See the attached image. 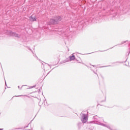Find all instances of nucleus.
Here are the masks:
<instances>
[{
  "instance_id": "obj_1",
  "label": "nucleus",
  "mask_w": 130,
  "mask_h": 130,
  "mask_svg": "<svg viewBox=\"0 0 130 130\" xmlns=\"http://www.w3.org/2000/svg\"><path fill=\"white\" fill-rule=\"evenodd\" d=\"M93 119L94 120L95 124L102 125V126H105V127H107V128H110V126L102 123V122H104V119H103V118H100L98 117V116L95 115L93 117Z\"/></svg>"
},
{
  "instance_id": "obj_2",
  "label": "nucleus",
  "mask_w": 130,
  "mask_h": 130,
  "mask_svg": "<svg viewBox=\"0 0 130 130\" xmlns=\"http://www.w3.org/2000/svg\"><path fill=\"white\" fill-rule=\"evenodd\" d=\"M61 21V17L59 16H55L54 18H51L48 22V25H56Z\"/></svg>"
},
{
  "instance_id": "obj_3",
  "label": "nucleus",
  "mask_w": 130,
  "mask_h": 130,
  "mask_svg": "<svg viewBox=\"0 0 130 130\" xmlns=\"http://www.w3.org/2000/svg\"><path fill=\"white\" fill-rule=\"evenodd\" d=\"M76 58V57L75 55H74V54H73L72 56H69V58H67L65 60H63L60 62L61 64L62 63H66V62H69V61H72V60H75V59Z\"/></svg>"
},
{
  "instance_id": "obj_4",
  "label": "nucleus",
  "mask_w": 130,
  "mask_h": 130,
  "mask_svg": "<svg viewBox=\"0 0 130 130\" xmlns=\"http://www.w3.org/2000/svg\"><path fill=\"white\" fill-rule=\"evenodd\" d=\"M82 123H86L88 121V114H83L81 118Z\"/></svg>"
},
{
  "instance_id": "obj_5",
  "label": "nucleus",
  "mask_w": 130,
  "mask_h": 130,
  "mask_svg": "<svg viewBox=\"0 0 130 130\" xmlns=\"http://www.w3.org/2000/svg\"><path fill=\"white\" fill-rule=\"evenodd\" d=\"M29 21H30V22H36L37 21V18H36V16L34 15H31L29 18Z\"/></svg>"
},
{
  "instance_id": "obj_6",
  "label": "nucleus",
  "mask_w": 130,
  "mask_h": 130,
  "mask_svg": "<svg viewBox=\"0 0 130 130\" xmlns=\"http://www.w3.org/2000/svg\"><path fill=\"white\" fill-rule=\"evenodd\" d=\"M11 35L12 36H14V37H16L17 38H20L21 37V35H19L16 32H12Z\"/></svg>"
},
{
  "instance_id": "obj_7",
  "label": "nucleus",
  "mask_w": 130,
  "mask_h": 130,
  "mask_svg": "<svg viewBox=\"0 0 130 130\" xmlns=\"http://www.w3.org/2000/svg\"><path fill=\"white\" fill-rule=\"evenodd\" d=\"M126 42H127V44L128 45V47H130V42H128V41H123L120 44H118V45H121L122 44H124V43H126Z\"/></svg>"
},
{
  "instance_id": "obj_8",
  "label": "nucleus",
  "mask_w": 130,
  "mask_h": 130,
  "mask_svg": "<svg viewBox=\"0 0 130 130\" xmlns=\"http://www.w3.org/2000/svg\"><path fill=\"white\" fill-rule=\"evenodd\" d=\"M77 125L79 128H80L81 126H82V123L81 122L78 123Z\"/></svg>"
},
{
  "instance_id": "obj_9",
  "label": "nucleus",
  "mask_w": 130,
  "mask_h": 130,
  "mask_svg": "<svg viewBox=\"0 0 130 130\" xmlns=\"http://www.w3.org/2000/svg\"><path fill=\"white\" fill-rule=\"evenodd\" d=\"M88 123H95V120L93 121H89L88 122Z\"/></svg>"
},
{
  "instance_id": "obj_10",
  "label": "nucleus",
  "mask_w": 130,
  "mask_h": 130,
  "mask_svg": "<svg viewBox=\"0 0 130 130\" xmlns=\"http://www.w3.org/2000/svg\"><path fill=\"white\" fill-rule=\"evenodd\" d=\"M91 71H93V73H94V74H95V75L98 76V74H97L96 72H95L94 70H93V69H91Z\"/></svg>"
},
{
  "instance_id": "obj_11",
  "label": "nucleus",
  "mask_w": 130,
  "mask_h": 130,
  "mask_svg": "<svg viewBox=\"0 0 130 130\" xmlns=\"http://www.w3.org/2000/svg\"><path fill=\"white\" fill-rule=\"evenodd\" d=\"M27 49L28 50H30V51H31V52H32L33 54H34L33 51H32V50L31 49V48H30L29 47H27Z\"/></svg>"
},
{
  "instance_id": "obj_12",
  "label": "nucleus",
  "mask_w": 130,
  "mask_h": 130,
  "mask_svg": "<svg viewBox=\"0 0 130 130\" xmlns=\"http://www.w3.org/2000/svg\"><path fill=\"white\" fill-rule=\"evenodd\" d=\"M127 53L128 55H129V53H130V48H128V52H127Z\"/></svg>"
},
{
  "instance_id": "obj_13",
  "label": "nucleus",
  "mask_w": 130,
  "mask_h": 130,
  "mask_svg": "<svg viewBox=\"0 0 130 130\" xmlns=\"http://www.w3.org/2000/svg\"><path fill=\"white\" fill-rule=\"evenodd\" d=\"M106 67H111V65L108 66H103V67H101L100 68H105Z\"/></svg>"
},
{
  "instance_id": "obj_14",
  "label": "nucleus",
  "mask_w": 130,
  "mask_h": 130,
  "mask_svg": "<svg viewBox=\"0 0 130 130\" xmlns=\"http://www.w3.org/2000/svg\"><path fill=\"white\" fill-rule=\"evenodd\" d=\"M109 128V129H110V130H116V129H112L110 127V128Z\"/></svg>"
},
{
  "instance_id": "obj_15",
  "label": "nucleus",
  "mask_w": 130,
  "mask_h": 130,
  "mask_svg": "<svg viewBox=\"0 0 130 130\" xmlns=\"http://www.w3.org/2000/svg\"><path fill=\"white\" fill-rule=\"evenodd\" d=\"M21 96H23V95H15V97H21Z\"/></svg>"
},
{
  "instance_id": "obj_16",
  "label": "nucleus",
  "mask_w": 130,
  "mask_h": 130,
  "mask_svg": "<svg viewBox=\"0 0 130 130\" xmlns=\"http://www.w3.org/2000/svg\"><path fill=\"white\" fill-rule=\"evenodd\" d=\"M92 67L96 68V65H92Z\"/></svg>"
},
{
  "instance_id": "obj_17",
  "label": "nucleus",
  "mask_w": 130,
  "mask_h": 130,
  "mask_svg": "<svg viewBox=\"0 0 130 130\" xmlns=\"http://www.w3.org/2000/svg\"><path fill=\"white\" fill-rule=\"evenodd\" d=\"M35 87H36V85L32 86L31 88H35Z\"/></svg>"
},
{
  "instance_id": "obj_18",
  "label": "nucleus",
  "mask_w": 130,
  "mask_h": 130,
  "mask_svg": "<svg viewBox=\"0 0 130 130\" xmlns=\"http://www.w3.org/2000/svg\"><path fill=\"white\" fill-rule=\"evenodd\" d=\"M27 127H28V126H25V127H24V128H27Z\"/></svg>"
},
{
  "instance_id": "obj_19",
  "label": "nucleus",
  "mask_w": 130,
  "mask_h": 130,
  "mask_svg": "<svg viewBox=\"0 0 130 130\" xmlns=\"http://www.w3.org/2000/svg\"><path fill=\"white\" fill-rule=\"evenodd\" d=\"M118 62H115L113 63H117Z\"/></svg>"
},
{
  "instance_id": "obj_20",
  "label": "nucleus",
  "mask_w": 130,
  "mask_h": 130,
  "mask_svg": "<svg viewBox=\"0 0 130 130\" xmlns=\"http://www.w3.org/2000/svg\"><path fill=\"white\" fill-rule=\"evenodd\" d=\"M18 89H20V86H18Z\"/></svg>"
},
{
  "instance_id": "obj_21",
  "label": "nucleus",
  "mask_w": 130,
  "mask_h": 130,
  "mask_svg": "<svg viewBox=\"0 0 130 130\" xmlns=\"http://www.w3.org/2000/svg\"><path fill=\"white\" fill-rule=\"evenodd\" d=\"M0 130H4V128H0Z\"/></svg>"
},
{
  "instance_id": "obj_22",
  "label": "nucleus",
  "mask_w": 130,
  "mask_h": 130,
  "mask_svg": "<svg viewBox=\"0 0 130 130\" xmlns=\"http://www.w3.org/2000/svg\"><path fill=\"white\" fill-rule=\"evenodd\" d=\"M6 86H7V82H5Z\"/></svg>"
},
{
  "instance_id": "obj_23",
  "label": "nucleus",
  "mask_w": 130,
  "mask_h": 130,
  "mask_svg": "<svg viewBox=\"0 0 130 130\" xmlns=\"http://www.w3.org/2000/svg\"><path fill=\"white\" fill-rule=\"evenodd\" d=\"M18 129H20V128H17Z\"/></svg>"
},
{
  "instance_id": "obj_24",
  "label": "nucleus",
  "mask_w": 130,
  "mask_h": 130,
  "mask_svg": "<svg viewBox=\"0 0 130 130\" xmlns=\"http://www.w3.org/2000/svg\"><path fill=\"white\" fill-rule=\"evenodd\" d=\"M100 52L102 51H99Z\"/></svg>"
},
{
  "instance_id": "obj_25",
  "label": "nucleus",
  "mask_w": 130,
  "mask_h": 130,
  "mask_svg": "<svg viewBox=\"0 0 130 130\" xmlns=\"http://www.w3.org/2000/svg\"><path fill=\"white\" fill-rule=\"evenodd\" d=\"M42 65L43 66V63H42Z\"/></svg>"
}]
</instances>
